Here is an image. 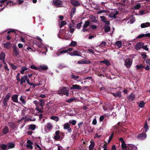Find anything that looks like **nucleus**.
I'll list each match as a JSON object with an SVG mask.
<instances>
[{"instance_id":"19","label":"nucleus","mask_w":150,"mask_h":150,"mask_svg":"<svg viewBox=\"0 0 150 150\" xmlns=\"http://www.w3.org/2000/svg\"><path fill=\"white\" fill-rule=\"evenodd\" d=\"M27 143L28 144L26 145L28 149H32L33 148V146L32 145L33 143L30 140L28 141Z\"/></svg>"},{"instance_id":"15","label":"nucleus","mask_w":150,"mask_h":150,"mask_svg":"<svg viewBox=\"0 0 150 150\" xmlns=\"http://www.w3.org/2000/svg\"><path fill=\"white\" fill-rule=\"evenodd\" d=\"M13 52L15 55L16 56H18L19 54V52L18 50V48L16 46H13Z\"/></svg>"},{"instance_id":"50","label":"nucleus","mask_w":150,"mask_h":150,"mask_svg":"<svg viewBox=\"0 0 150 150\" xmlns=\"http://www.w3.org/2000/svg\"><path fill=\"white\" fill-rule=\"evenodd\" d=\"M69 122V124H71L73 125H75L76 123V121L74 120H70Z\"/></svg>"},{"instance_id":"24","label":"nucleus","mask_w":150,"mask_h":150,"mask_svg":"<svg viewBox=\"0 0 150 150\" xmlns=\"http://www.w3.org/2000/svg\"><path fill=\"white\" fill-rule=\"evenodd\" d=\"M7 145L8 149L14 147L15 144L13 143H9Z\"/></svg>"},{"instance_id":"17","label":"nucleus","mask_w":150,"mask_h":150,"mask_svg":"<svg viewBox=\"0 0 150 150\" xmlns=\"http://www.w3.org/2000/svg\"><path fill=\"white\" fill-rule=\"evenodd\" d=\"M26 78H27V76L26 75L23 76L21 77L20 80L21 81L20 84H22L23 83H25V82Z\"/></svg>"},{"instance_id":"29","label":"nucleus","mask_w":150,"mask_h":150,"mask_svg":"<svg viewBox=\"0 0 150 150\" xmlns=\"http://www.w3.org/2000/svg\"><path fill=\"white\" fill-rule=\"evenodd\" d=\"M50 119L56 122L59 121V117L56 116H52L50 117Z\"/></svg>"},{"instance_id":"14","label":"nucleus","mask_w":150,"mask_h":150,"mask_svg":"<svg viewBox=\"0 0 150 150\" xmlns=\"http://www.w3.org/2000/svg\"><path fill=\"white\" fill-rule=\"evenodd\" d=\"M150 26V23L147 22L145 23H143L141 24L140 27L142 28H144L148 27Z\"/></svg>"},{"instance_id":"57","label":"nucleus","mask_w":150,"mask_h":150,"mask_svg":"<svg viewBox=\"0 0 150 150\" xmlns=\"http://www.w3.org/2000/svg\"><path fill=\"white\" fill-rule=\"evenodd\" d=\"M121 146L122 148L123 149H125L126 147V146L125 144V142L122 143Z\"/></svg>"},{"instance_id":"53","label":"nucleus","mask_w":150,"mask_h":150,"mask_svg":"<svg viewBox=\"0 0 150 150\" xmlns=\"http://www.w3.org/2000/svg\"><path fill=\"white\" fill-rule=\"evenodd\" d=\"M41 109H41V108L40 109L38 106H37L35 108V110L37 111H38L42 113L43 112V111L41 110Z\"/></svg>"},{"instance_id":"20","label":"nucleus","mask_w":150,"mask_h":150,"mask_svg":"<svg viewBox=\"0 0 150 150\" xmlns=\"http://www.w3.org/2000/svg\"><path fill=\"white\" fill-rule=\"evenodd\" d=\"M76 12V8L75 7H73L71 10L70 16L71 18H72L73 15L75 14Z\"/></svg>"},{"instance_id":"47","label":"nucleus","mask_w":150,"mask_h":150,"mask_svg":"<svg viewBox=\"0 0 150 150\" xmlns=\"http://www.w3.org/2000/svg\"><path fill=\"white\" fill-rule=\"evenodd\" d=\"M30 68L32 69L38 70L40 69L38 67H36L34 65H32L30 66Z\"/></svg>"},{"instance_id":"40","label":"nucleus","mask_w":150,"mask_h":150,"mask_svg":"<svg viewBox=\"0 0 150 150\" xmlns=\"http://www.w3.org/2000/svg\"><path fill=\"white\" fill-rule=\"evenodd\" d=\"M90 24V22L88 21H86L85 22V23L83 25L84 28L87 27Z\"/></svg>"},{"instance_id":"27","label":"nucleus","mask_w":150,"mask_h":150,"mask_svg":"<svg viewBox=\"0 0 150 150\" xmlns=\"http://www.w3.org/2000/svg\"><path fill=\"white\" fill-rule=\"evenodd\" d=\"M11 44L9 42H7L4 44V46L7 49H10L11 48Z\"/></svg>"},{"instance_id":"52","label":"nucleus","mask_w":150,"mask_h":150,"mask_svg":"<svg viewBox=\"0 0 150 150\" xmlns=\"http://www.w3.org/2000/svg\"><path fill=\"white\" fill-rule=\"evenodd\" d=\"M144 129H146L145 132H146L148 130V126L146 122V123L145 124L144 126Z\"/></svg>"},{"instance_id":"10","label":"nucleus","mask_w":150,"mask_h":150,"mask_svg":"<svg viewBox=\"0 0 150 150\" xmlns=\"http://www.w3.org/2000/svg\"><path fill=\"white\" fill-rule=\"evenodd\" d=\"M118 13V12L117 11L115 10H113L111 12L109 16L110 17L115 18L116 16L117 15Z\"/></svg>"},{"instance_id":"4","label":"nucleus","mask_w":150,"mask_h":150,"mask_svg":"<svg viewBox=\"0 0 150 150\" xmlns=\"http://www.w3.org/2000/svg\"><path fill=\"white\" fill-rule=\"evenodd\" d=\"M53 3L57 7L62 6V1L60 0H53Z\"/></svg>"},{"instance_id":"56","label":"nucleus","mask_w":150,"mask_h":150,"mask_svg":"<svg viewBox=\"0 0 150 150\" xmlns=\"http://www.w3.org/2000/svg\"><path fill=\"white\" fill-rule=\"evenodd\" d=\"M10 65L11 66L12 68L13 69H16L17 68V67L13 64L12 63L10 64Z\"/></svg>"},{"instance_id":"6","label":"nucleus","mask_w":150,"mask_h":150,"mask_svg":"<svg viewBox=\"0 0 150 150\" xmlns=\"http://www.w3.org/2000/svg\"><path fill=\"white\" fill-rule=\"evenodd\" d=\"M143 45H144L143 43L141 42H138L136 44L135 48L137 50H139L142 48Z\"/></svg>"},{"instance_id":"21","label":"nucleus","mask_w":150,"mask_h":150,"mask_svg":"<svg viewBox=\"0 0 150 150\" xmlns=\"http://www.w3.org/2000/svg\"><path fill=\"white\" fill-rule=\"evenodd\" d=\"M78 63L79 64H89L91 63V62L90 60H83L79 61Z\"/></svg>"},{"instance_id":"3","label":"nucleus","mask_w":150,"mask_h":150,"mask_svg":"<svg viewBox=\"0 0 150 150\" xmlns=\"http://www.w3.org/2000/svg\"><path fill=\"white\" fill-rule=\"evenodd\" d=\"M125 65L127 67L129 68L130 67L132 64V61L129 58H127L125 61Z\"/></svg>"},{"instance_id":"37","label":"nucleus","mask_w":150,"mask_h":150,"mask_svg":"<svg viewBox=\"0 0 150 150\" xmlns=\"http://www.w3.org/2000/svg\"><path fill=\"white\" fill-rule=\"evenodd\" d=\"M113 95L115 97H120L121 96V92H119L116 93H113Z\"/></svg>"},{"instance_id":"51","label":"nucleus","mask_w":150,"mask_h":150,"mask_svg":"<svg viewBox=\"0 0 150 150\" xmlns=\"http://www.w3.org/2000/svg\"><path fill=\"white\" fill-rule=\"evenodd\" d=\"M76 98H72L70 99L67 100L66 101L68 103H71Z\"/></svg>"},{"instance_id":"55","label":"nucleus","mask_w":150,"mask_h":150,"mask_svg":"<svg viewBox=\"0 0 150 150\" xmlns=\"http://www.w3.org/2000/svg\"><path fill=\"white\" fill-rule=\"evenodd\" d=\"M33 44H35L37 46L40 47V43L38 42L37 41H33Z\"/></svg>"},{"instance_id":"25","label":"nucleus","mask_w":150,"mask_h":150,"mask_svg":"<svg viewBox=\"0 0 150 150\" xmlns=\"http://www.w3.org/2000/svg\"><path fill=\"white\" fill-rule=\"evenodd\" d=\"M100 63H103L107 66H109L110 65V62L107 59H104V61H100Z\"/></svg>"},{"instance_id":"23","label":"nucleus","mask_w":150,"mask_h":150,"mask_svg":"<svg viewBox=\"0 0 150 150\" xmlns=\"http://www.w3.org/2000/svg\"><path fill=\"white\" fill-rule=\"evenodd\" d=\"M8 149L7 145L6 144H2L0 146V150H7Z\"/></svg>"},{"instance_id":"31","label":"nucleus","mask_w":150,"mask_h":150,"mask_svg":"<svg viewBox=\"0 0 150 150\" xmlns=\"http://www.w3.org/2000/svg\"><path fill=\"white\" fill-rule=\"evenodd\" d=\"M71 78L73 79L74 80H76L77 81H79L81 80V79H80L79 80H78V79L79 78V76H75L73 75H71Z\"/></svg>"},{"instance_id":"7","label":"nucleus","mask_w":150,"mask_h":150,"mask_svg":"<svg viewBox=\"0 0 150 150\" xmlns=\"http://www.w3.org/2000/svg\"><path fill=\"white\" fill-rule=\"evenodd\" d=\"M38 67L40 69L38 70L39 71H40L41 70H46L48 68V66L47 65L45 64L41 65L39 66V67Z\"/></svg>"},{"instance_id":"62","label":"nucleus","mask_w":150,"mask_h":150,"mask_svg":"<svg viewBox=\"0 0 150 150\" xmlns=\"http://www.w3.org/2000/svg\"><path fill=\"white\" fill-rule=\"evenodd\" d=\"M145 62L148 64V65L150 66V60L149 59H146L145 60Z\"/></svg>"},{"instance_id":"26","label":"nucleus","mask_w":150,"mask_h":150,"mask_svg":"<svg viewBox=\"0 0 150 150\" xmlns=\"http://www.w3.org/2000/svg\"><path fill=\"white\" fill-rule=\"evenodd\" d=\"M25 97L23 96H21L20 98V100L21 101V103L23 105L26 104V101L25 100Z\"/></svg>"},{"instance_id":"13","label":"nucleus","mask_w":150,"mask_h":150,"mask_svg":"<svg viewBox=\"0 0 150 150\" xmlns=\"http://www.w3.org/2000/svg\"><path fill=\"white\" fill-rule=\"evenodd\" d=\"M71 3L72 5L75 6H79L80 5V3L78 1L75 0H71Z\"/></svg>"},{"instance_id":"48","label":"nucleus","mask_w":150,"mask_h":150,"mask_svg":"<svg viewBox=\"0 0 150 150\" xmlns=\"http://www.w3.org/2000/svg\"><path fill=\"white\" fill-rule=\"evenodd\" d=\"M145 11L144 10H140L139 12V14L140 15H142L146 14Z\"/></svg>"},{"instance_id":"33","label":"nucleus","mask_w":150,"mask_h":150,"mask_svg":"<svg viewBox=\"0 0 150 150\" xmlns=\"http://www.w3.org/2000/svg\"><path fill=\"white\" fill-rule=\"evenodd\" d=\"M94 142H92L89 146V150H93L94 146Z\"/></svg>"},{"instance_id":"12","label":"nucleus","mask_w":150,"mask_h":150,"mask_svg":"<svg viewBox=\"0 0 150 150\" xmlns=\"http://www.w3.org/2000/svg\"><path fill=\"white\" fill-rule=\"evenodd\" d=\"M18 95L16 94H14L11 97V99L14 102H18Z\"/></svg>"},{"instance_id":"5","label":"nucleus","mask_w":150,"mask_h":150,"mask_svg":"<svg viewBox=\"0 0 150 150\" xmlns=\"http://www.w3.org/2000/svg\"><path fill=\"white\" fill-rule=\"evenodd\" d=\"M70 125L68 122L65 123L64 125V129H67L68 132L70 133L71 132L72 129L70 127Z\"/></svg>"},{"instance_id":"49","label":"nucleus","mask_w":150,"mask_h":150,"mask_svg":"<svg viewBox=\"0 0 150 150\" xmlns=\"http://www.w3.org/2000/svg\"><path fill=\"white\" fill-rule=\"evenodd\" d=\"M145 34H142L139 35L137 38H141L144 37H145Z\"/></svg>"},{"instance_id":"22","label":"nucleus","mask_w":150,"mask_h":150,"mask_svg":"<svg viewBox=\"0 0 150 150\" xmlns=\"http://www.w3.org/2000/svg\"><path fill=\"white\" fill-rule=\"evenodd\" d=\"M36 125L34 124L29 125L28 126V129L32 130H34L36 128Z\"/></svg>"},{"instance_id":"8","label":"nucleus","mask_w":150,"mask_h":150,"mask_svg":"<svg viewBox=\"0 0 150 150\" xmlns=\"http://www.w3.org/2000/svg\"><path fill=\"white\" fill-rule=\"evenodd\" d=\"M146 135L145 133H142L139 135L137 137V138L140 140L146 138Z\"/></svg>"},{"instance_id":"64","label":"nucleus","mask_w":150,"mask_h":150,"mask_svg":"<svg viewBox=\"0 0 150 150\" xmlns=\"http://www.w3.org/2000/svg\"><path fill=\"white\" fill-rule=\"evenodd\" d=\"M60 138V136L59 135H55L54 136V138L56 140H58Z\"/></svg>"},{"instance_id":"38","label":"nucleus","mask_w":150,"mask_h":150,"mask_svg":"<svg viewBox=\"0 0 150 150\" xmlns=\"http://www.w3.org/2000/svg\"><path fill=\"white\" fill-rule=\"evenodd\" d=\"M129 147L132 150H137V146L133 144H129Z\"/></svg>"},{"instance_id":"43","label":"nucleus","mask_w":150,"mask_h":150,"mask_svg":"<svg viewBox=\"0 0 150 150\" xmlns=\"http://www.w3.org/2000/svg\"><path fill=\"white\" fill-rule=\"evenodd\" d=\"M105 31L106 32L109 31L110 30V28L108 26H105L104 27Z\"/></svg>"},{"instance_id":"34","label":"nucleus","mask_w":150,"mask_h":150,"mask_svg":"<svg viewBox=\"0 0 150 150\" xmlns=\"http://www.w3.org/2000/svg\"><path fill=\"white\" fill-rule=\"evenodd\" d=\"M77 44V42L76 41H72L70 44L69 45V46H70L75 47L76 45Z\"/></svg>"},{"instance_id":"59","label":"nucleus","mask_w":150,"mask_h":150,"mask_svg":"<svg viewBox=\"0 0 150 150\" xmlns=\"http://www.w3.org/2000/svg\"><path fill=\"white\" fill-rule=\"evenodd\" d=\"M106 11L104 10H102L99 11L97 12V14H98L99 13H105Z\"/></svg>"},{"instance_id":"36","label":"nucleus","mask_w":150,"mask_h":150,"mask_svg":"<svg viewBox=\"0 0 150 150\" xmlns=\"http://www.w3.org/2000/svg\"><path fill=\"white\" fill-rule=\"evenodd\" d=\"M135 95L133 93H131L129 97V99L131 100H134L135 99Z\"/></svg>"},{"instance_id":"44","label":"nucleus","mask_w":150,"mask_h":150,"mask_svg":"<svg viewBox=\"0 0 150 150\" xmlns=\"http://www.w3.org/2000/svg\"><path fill=\"white\" fill-rule=\"evenodd\" d=\"M10 94L9 93H8L6 96V97L4 98V99L8 101L10 97Z\"/></svg>"},{"instance_id":"30","label":"nucleus","mask_w":150,"mask_h":150,"mask_svg":"<svg viewBox=\"0 0 150 150\" xmlns=\"http://www.w3.org/2000/svg\"><path fill=\"white\" fill-rule=\"evenodd\" d=\"M145 103L143 101H141L139 103H138L139 107L140 108L144 107Z\"/></svg>"},{"instance_id":"11","label":"nucleus","mask_w":150,"mask_h":150,"mask_svg":"<svg viewBox=\"0 0 150 150\" xmlns=\"http://www.w3.org/2000/svg\"><path fill=\"white\" fill-rule=\"evenodd\" d=\"M81 86L77 84L73 85L72 86L70 87V89L71 90L74 89L80 90L81 89Z\"/></svg>"},{"instance_id":"60","label":"nucleus","mask_w":150,"mask_h":150,"mask_svg":"<svg viewBox=\"0 0 150 150\" xmlns=\"http://www.w3.org/2000/svg\"><path fill=\"white\" fill-rule=\"evenodd\" d=\"M82 23V22H81L77 24L76 26V27L78 29H79L80 28Z\"/></svg>"},{"instance_id":"16","label":"nucleus","mask_w":150,"mask_h":150,"mask_svg":"<svg viewBox=\"0 0 150 150\" xmlns=\"http://www.w3.org/2000/svg\"><path fill=\"white\" fill-rule=\"evenodd\" d=\"M8 125L12 129H14L16 127V124L13 122H8Z\"/></svg>"},{"instance_id":"41","label":"nucleus","mask_w":150,"mask_h":150,"mask_svg":"<svg viewBox=\"0 0 150 150\" xmlns=\"http://www.w3.org/2000/svg\"><path fill=\"white\" fill-rule=\"evenodd\" d=\"M81 52L80 51H74V56H81Z\"/></svg>"},{"instance_id":"61","label":"nucleus","mask_w":150,"mask_h":150,"mask_svg":"<svg viewBox=\"0 0 150 150\" xmlns=\"http://www.w3.org/2000/svg\"><path fill=\"white\" fill-rule=\"evenodd\" d=\"M142 48L146 51H147L149 50V48L147 47V46L146 45L145 46L143 45Z\"/></svg>"},{"instance_id":"42","label":"nucleus","mask_w":150,"mask_h":150,"mask_svg":"<svg viewBox=\"0 0 150 150\" xmlns=\"http://www.w3.org/2000/svg\"><path fill=\"white\" fill-rule=\"evenodd\" d=\"M28 69L25 67H23L21 68V73L22 74H24V71L27 70Z\"/></svg>"},{"instance_id":"45","label":"nucleus","mask_w":150,"mask_h":150,"mask_svg":"<svg viewBox=\"0 0 150 150\" xmlns=\"http://www.w3.org/2000/svg\"><path fill=\"white\" fill-rule=\"evenodd\" d=\"M61 24L60 25V28H62L64 25L66 24V22L65 21H63L61 22Z\"/></svg>"},{"instance_id":"18","label":"nucleus","mask_w":150,"mask_h":150,"mask_svg":"<svg viewBox=\"0 0 150 150\" xmlns=\"http://www.w3.org/2000/svg\"><path fill=\"white\" fill-rule=\"evenodd\" d=\"M45 101L43 99H40L39 100V105L41 106V109H43V106L45 105Z\"/></svg>"},{"instance_id":"58","label":"nucleus","mask_w":150,"mask_h":150,"mask_svg":"<svg viewBox=\"0 0 150 150\" xmlns=\"http://www.w3.org/2000/svg\"><path fill=\"white\" fill-rule=\"evenodd\" d=\"M100 18L101 19V20L102 21L104 22H105L106 21V18L104 16H100Z\"/></svg>"},{"instance_id":"54","label":"nucleus","mask_w":150,"mask_h":150,"mask_svg":"<svg viewBox=\"0 0 150 150\" xmlns=\"http://www.w3.org/2000/svg\"><path fill=\"white\" fill-rule=\"evenodd\" d=\"M8 100H7L4 99L3 102V106H5L7 105V101Z\"/></svg>"},{"instance_id":"2","label":"nucleus","mask_w":150,"mask_h":150,"mask_svg":"<svg viewBox=\"0 0 150 150\" xmlns=\"http://www.w3.org/2000/svg\"><path fill=\"white\" fill-rule=\"evenodd\" d=\"M53 126L52 124L50 122H48L45 126L44 129L46 132L48 133L50 132Z\"/></svg>"},{"instance_id":"63","label":"nucleus","mask_w":150,"mask_h":150,"mask_svg":"<svg viewBox=\"0 0 150 150\" xmlns=\"http://www.w3.org/2000/svg\"><path fill=\"white\" fill-rule=\"evenodd\" d=\"M66 67V66H64L62 64H60L59 66V68L60 69H62L63 68L65 67Z\"/></svg>"},{"instance_id":"28","label":"nucleus","mask_w":150,"mask_h":150,"mask_svg":"<svg viewBox=\"0 0 150 150\" xmlns=\"http://www.w3.org/2000/svg\"><path fill=\"white\" fill-rule=\"evenodd\" d=\"M115 45H117L118 48H120L122 46V42L120 41H117L115 42Z\"/></svg>"},{"instance_id":"1","label":"nucleus","mask_w":150,"mask_h":150,"mask_svg":"<svg viewBox=\"0 0 150 150\" xmlns=\"http://www.w3.org/2000/svg\"><path fill=\"white\" fill-rule=\"evenodd\" d=\"M56 93L61 96L65 95L67 96H68L69 94V91L67 90V88L64 87L60 88L59 90L56 91Z\"/></svg>"},{"instance_id":"39","label":"nucleus","mask_w":150,"mask_h":150,"mask_svg":"<svg viewBox=\"0 0 150 150\" xmlns=\"http://www.w3.org/2000/svg\"><path fill=\"white\" fill-rule=\"evenodd\" d=\"M16 4L15 3L14 4V3L11 0L8 1L6 3L7 5L8 6H13Z\"/></svg>"},{"instance_id":"46","label":"nucleus","mask_w":150,"mask_h":150,"mask_svg":"<svg viewBox=\"0 0 150 150\" xmlns=\"http://www.w3.org/2000/svg\"><path fill=\"white\" fill-rule=\"evenodd\" d=\"M141 6L140 4L139 3L134 6V8L135 9H138L141 7Z\"/></svg>"},{"instance_id":"32","label":"nucleus","mask_w":150,"mask_h":150,"mask_svg":"<svg viewBox=\"0 0 150 150\" xmlns=\"http://www.w3.org/2000/svg\"><path fill=\"white\" fill-rule=\"evenodd\" d=\"M135 67L137 69H142L144 67L141 64H140L139 65H137Z\"/></svg>"},{"instance_id":"35","label":"nucleus","mask_w":150,"mask_h":150,"mask_svg":"<svg viewBox=\"0 0 150 150\" xmlns=\"http://www.w3.org/2000/svg\"><path fill=\"white\" fill-rule=\"evenodd\" d=\"M5 54L3 52H1L0 54V59L1 60H4L5 59Z\"/></svg>"},{"instance_id":"9","label":"nucleus","mask_w":150,"mask_h":150,"mask_svg":"<svg viewBox=\"0 0 150 150\" xmlns=\"http://www.w3.org/2000/svg\"><path fill=\"white\" fill-rule=\"evenodd\" d=\"M9 132V129L8 127L5 126H4L2 129V132L4 134H6Z\"/></svg>"}]
</instances>
